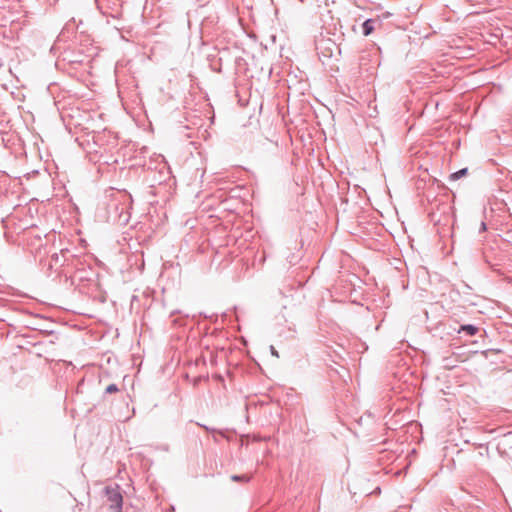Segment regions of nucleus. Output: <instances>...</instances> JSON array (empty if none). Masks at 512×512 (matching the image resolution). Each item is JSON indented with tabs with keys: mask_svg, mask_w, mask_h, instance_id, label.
Returning a JSON list of instances; mask_svg holds the SVG:
<instances>
[{
	"mask_svg": "<svg viewBox=\"0 0 512 512\" xmlns=\"http://www.w3.org/2000/svg\"><path fill=\"white\" fill-rule=\"evenodd\" d=\"M200 427L204 428L206 431L213 433V434H219L224 437V432L220 430H216L215 428L208 427L204 424L197 423Z\"/></svg>",
	"mask_w": 512,
	"mask_h": 512,
	"instance_id": "obj_8",
	"label": "nucleus"
},
{
	"mask_svg": "<svg viewBox=\"0 0 512 512\" xmlns=\"http://www.w3.org/2000/svg\"><path fill=\"white\" fill-rule=\"evenodd\" d=\"M101 14L113 19L122 17V2L119 0H95Z\"/></svg>",
	"mask_w": 512,
	"mask_h": 512,
	"instance_id": "obj_1",
	"label": "nucleus"
},
{
	"mask_svg": "<svg viewBox=\"0 0 512 512\" xmlns=\"http://www.w3.org/2000/svg\"><path fill=\"white\" fill-rule=\"evenodd\" d=\"M231 480L234 482H249L250 477L247 475H232Z\"/></svg>",
	"mask_w": 512,
	"mask_h": 512,
	"instance_id": "obj_7",
	"label": "nucleus"
},
{
	"mask_svg": "<svg viewBox=\"0 0 512 512\" xmlns=\"http://www.w3.org/2000/svg\"><path fill=\"white\" fill-rule=\"evenodd\" d=\"M478 327L472 324L461 325L459 333H465L468 336H474L478 332Z\"/></svg>",
	"mask_w": 512,
	"mask_h": 512,
	"instance_id": "obj_5",
	"label": "nucleus"
},
{
	"mask_svg": "<svg viewBox=\"0 0 512 512\" xmlns=\"http://www.w3.org/2000/svg\"><path fill=\"white\" fill-rule=\"evenodd\" d=\"M487 227H486V223L485 222H481V225H480V232H483V231H486Z\"/></svg>",
	"mask_w": 512,
	"mask_h": 512,
	"instance_id": "obj_11",
	"label": "nucleus"
},
{
	"mask_svg": "<svg viewBox=\"0 0 512 512\" xmlns=\"http://www.w3.org/2000/svg\"><path fill=\"white\" fill-rule=\"evenodd\" d=\"M270 350H271V354L272 355H274L276 357H279V354H278L277 350L274 348V346H271Z\"/></svg>",
	"mask_w": 512,
	"mask_h": 512,
	"instance_id": "obj_10",
	"label": "nucleus"
},
{
	"mask_svg": "<svg viewBox=\"0 0 512 512\" xmlns=\"http://www.w3.org/2000/svg\"><path fill=\"white\" fill-rule=\"evenodd\" d=\"M118 391H119V388L116 384H109L105 389L106 394H112V393H116Z\"/></svg>",
	"mask_w": 512,
	"mask_h": 512,
	"instance_id": "obj_9",
	"label": "nucleus"
},
{
	"mask_svg": "<svg viewBox=\"0 0 512 512\" xmlns=\"http://www.w3.org/2000/svg\"><path fill=\"white\" fill-rule=\"evenodd\" d=\"M53 257H55L56 261L58 260V255L57 254L53 255Z\"/></svg>",
	"mask_w": 512,
	"mask_h": 512,
	"instance_id": "obj_13",
	"label": "nucleus"
},
{
	"mask_svg": "<svg viewBox=\"0 0 512 512\" xmlns=\"http://www.w3.org/2000/svg\"><path fill=\"white\" fill-rule=\"evenodd\" d=\"M213 440H214L215 442H218V441H219V440H218V437H217L215 434L213 435Z\"/></svg>",
	"mask_w": 512,
	"mask_h": 512,
	"instance_id": "obj_12",
	"label": "nucleus"
},
{
	"mask_svg": "<svg viewBox=\"0 0 512 512\" xmlns=\"http://www.w3.org/2000/svg\"><path fill=\"white\" fill-rule=\"evenodd\" d=\"M23 11H19L16 7H0V26L5 27L6 25H14L20 23L22 17H24Z\"/></svg>",
	"mask_w": 512,
	"mask_h": 512,
	"instance_id": "obj_2",
	"label": "nucleus"
},
{
	"mask_svg": "<svg viewBox=\"0 0 512 512\" xmlns=\"http://www.w3.org/2000/svg\"><path fill=\"white\" fill-rule=\"evenodd\" d=\"M379 24L378 19H367L362 24V33L365 36L370 35L375 30V25Z\"/></svg>",
	"mask_w": 512,
	"mask_h": 512,
	"instance_id": "obj_4",
	"label": "nucleus"
},
{
	"mask_svg": "<svg viewBox=\"0 0 512 512\" xmlns=\"http://www.w3.org/2000/svg\"><path fill=\"white\" fill-rule=\"evenodd\" d=\"M467 172H468L467 168H462V169L452 173L450 175V180H453V181L458 180V179L462 178L463 176H465L467 174Z\"/></svg>",
	"mask_w": 512,
	"mask_h": 512,
	"instance_id": "obj_6",
	"label": "nucleus"
},
{
	"mask_svg": "<svg viewBox=\"0 0 512 512\" xmlns=\"http://www.w3.org/2000/svg\"><path fill=\"white\" fill-rule=\"evenodd\" d=\"M106 494L109 501V509L112 512H122L123 497L117 489L106 488Z\"/></svg>",
	"mask_w": 512,
	"mask_h": 512,
	"instance_id": "obj_3",
	"label": "nucleus"
}]
</instances>
